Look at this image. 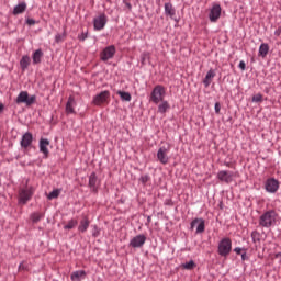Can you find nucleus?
I'll return each instance as SVG.
<instances>
[{"instance_id": "nucleus-1", "label": "nucleus", "mask_w": 281, "mask_h": 281, "mask_svg": "<svg viewBox=\"0 0 281 281\" xmlns=\"http://www.w3.org/2000/svg\"><path fill=\"white\" fill-rule=\"evenodd\" d=\"M276 223H278V212H276V210L266 211L259 217L260 227H265L266 229L274 227Z\"/></svg>"}, {"instance_id": "nucleus-2", "label": "nucleus", "mask_w": 281, "mask_h": 281, "mask_svg": "<svg viewBox=\"0 0 281 281\" xmlns=\"http://www.w3.org/2000/svg\"><path fill=\"white\" fill-rule=\"evenodd\" d=\"M217 254L222 258H227L232 254V239L229 237H224L218 241Z\"/></svg>"}, {"instance_id": "nucleus-3", "label": "nucleus", "mask_w": 281, "mask_h": 281, "mask_svg": "<svg viewBox=\"0 0 281 281\" xmlns=\"http://www.w3.org/2000/svg\"><path fill=\"white\" fill-rule=\"evenodd\" d=\"M166 98V88L161 85H157L150 94V100L154 104H159V102H164Z\"/></svg>"}, {"instance_id": "nucleus-4", "label": "nucleus", "mask_w": 281, "mask_h": 281, "mask_svg": "<svg viewBox=\"0 0 281 281\" xmlns=\"http://www.w3.org/2000/svg\"><path fill=\"white\" fill-rule=\"evenodd\" d=\"M34 196V187H25L19 191V203L25 205Z\"/></svg>"}, {"instance_id": "nucleus-5", "label": "nucleus", "mask_w": 281, "mask_h": 281, "mask_svg": "<svg viewBox=\"0 0 281 281\" xmlns=\"http://www.w3.org/2000/svg\"><path fill=\"white\" fill-rule=\"evenodd\" d=\"M16 104H26V106H32L36 102V95H31L27 91H21L15 100Z\"/></svg>"}, {"instance_id": "nucleus-6", "label": "nucleus", "mask_w": 281, "mask_h": 281, "mask_svg": "<svg viewBox=\"0 0 281 281\" xmlns=\"http://www.w3.org/2000/svg\"><path fill=\"white\" fill-rule=\"evenodd\" d=\"M265 190L269 194H276L280 190V181L276 178H268L265 182Z\"/></svg>"}, {"instance_id": "nucleus-7", "label": "nucleus", "mask_w": 281, "mask_h": 281, "mask_svg": "<svg viewBox=\"0 0 281 281\" xmlns=\"http://www.w3.org/2000/svg\"><path fill=\"white\" fill-rule=\"evenodd\" d=\"M109 98H111V92H109V90H104L93 97L92 104L94 106H102V104H104L109 100Z\"/></svg>"}, {"instance_id": "nucleus-8", "label": "nucleus", "mask_w": 281, "mask_h": 281, "mask_svg": "<svg viewBox=\"0 0 281 281\" xmlns=\"http://www.w3.org/2000/svg\"><path fill=\"white\" fill-rule=\"evenodd\" d=\"M106 23H109V19L104 13H101L99 16L93 19V27L97 32L104 30V27H106Z\"/></svg>"}, {"instance_id": "nucleus-9", "label": "nucleus", "mask_w": 281, "mask_h": 281, "mask_svg": "<svg viewBox=\"0 0 281 281\" xmlns=\"http://www.w3.org/2000/svg\"><path fill=\"white\" fill-rule=\"evenodd\" d=\"M221 4L215 3L212 5V8L209 11V20L211 21V23H216V21L221 19Z\"/></svg>"}, {"instance_id": "nucleus-10", "label": "nucleus", "mask_w": 281, "mask_h": 281, "mask_svg": "<svg viewBox=\"0 0 281 281\" xmlns=\"http://www.w3.org/2000/svg\"><path fill=\"white\" fill-rule=\"evenodd\" d=\"M115 52L116 49L114 45L106 46L100 54L101 60H103V63H106V60H111V58L115 56Z\"/></svg>"}, {"instance_id": "nucleus-11", "label": "nucleus", "mask_w": 281, "mask_h": 281, "mask_svg": "<svg viewBox=\"0 0 281 281\" xmlns=\"http://www.w3.org/2000/svg\"><path fill=\"white\" fill-rule=\"evenodd\" d=\"M146 244V235L140 234L136 235L130 240V247H133L134 249H139V247H144Z\"/></svg>"}, {"instance_id": "nucleus-12", "label": "nucleus", "mask_w": 281, "mask_h": 281, "mask_svg": "<svg viewBox=\"0 0 281 281\" xmlns=\"http://www.w3.org/2000/svg\"><path fill=\"white\" fill-rule=\"evenodd\" d=\"M218 181L222 183H232L234 181V172L228 170H221L217 172Z\"/></svg>"}, {"instance_id": "nucleus-13", "label": "nucleus", "mask_w": 281, "mask_h": 281, "mask_svg": "<svg viewBox=\"0 0 281 281\" xmlns=\"http://www.w3.org/2000/svg\"><path fill=\"white\" fill-rule=\"evenodd\" d=\"M88 188H90L91 192H98V188H100V180L95 172H92L89 176Z\"/></svg>"}, {"instance_id": "nucleus-14", "label": "nucleus", "mask_w": 281, "mask_h": 281, "mask_svg": "<svg viewBox=\"0 0 281 281\" xmlns=\"http://www.w3.org/2000/svg\"><path fill=\"white\" fill-rule=\"evenodd\" d=\"M194 227H196V231H195L196 234H203V232H205V220H203L201 217L194 218L191 222V229H194Z\"/></svg>"}, {"instance_id": "nucleus-15", "label": "nucleus", "mask_w": 281, "mask_h": 281, "mask_svg": "<svg viewBox=\"0 0 281 281\" xmlns=\"http://www.w3.org/2000/svg\"><path fill=\"white\" fill-rule=\"evenodd\" d=\"M32 142H34V137L32 136V133L26 132L22 135V138L20 140L21 148L27 149L30 146H32Z\"/></svg>"}, {"instance_id": "nucleus-16", "label": "nucleus", "mask_w": 281, "mask_h": 281, "mask_svg": "<svg viewBox=\"0 0 281 281\" xmlns=\"http://www.w3.org/2000/svg\"><path fill=\"white\" fill-rule=\"evenodd\" d=\"M38 146H40V153L43 154V158L44 159H47V157H49V139L47 138H41L40 139V143H38Z\"/></svg>"}, {"instance_id": "nucleus-17", "label": "nucleus", "mask_w": 281, "mask_h": 281, "mask_svg": "<svg viewBox=\"0 0 281 281\" xmlns=\"http://www.w3.org/2000/svg\"><path fill=\"white\" fill-rule=\"evenodd\" d=\"M157 159L160 161V164L166 166V164L170 161V157H168V148L160 147L157 151Z\"/></svg>"}, {"instance_id": "nucleus-18", "label": "nucleus", "mask_w": 281, "mask_h": 281, "mask_svg": "<svg viewBox=\"0 0 281 281\" xmlns=\"http://www.w3.org/2000/svg\"><path fill=\"white\" fill-rule=\"evenodd\" d=\"M75 106H76V99L72 95H70L66 103L67 115H74L76 113V110L74 109Z\"/></svg>"}, {"instance_id": "nucleus-19", "label": "nucleus", "mask_w": 281, "mask_h": 281, "mask_svg": "<svg viewBox=\"0 0 281 281\" xmlns=\"http://www.w3.org/2000/svg\"><path fill=\"white\" fill-rule=\"evenodd\" d=\"M43 49L38 48L35 52H33L32 54V61L33 65H41L42 60H43Z\"/></svg>"}, {"instance_id": "nucleus-20", "label": "nucleus", "mask_w": 281, "mask_h": 281, "mask_svg": "<svg viewBox=\"0 0 281 281\" xmlns=\"http://www.w3.org/2000/svg\"><path fill=\"white\" fill-rule=\"evenodd\" d=\"M85 278H87V271L85 270H76L70 274L71 281H80L85 280Z\"/></svg>"}, {"instance_id": "nucleus-21", "label": "nucleus", "mask_w": 281, "mask_h": 281, "mask_svg": "<svg viewBox=\"0 0 281 281\" xmlns=\"http://www.w3.org/2000/svg\"><path fill=\"white\" fill-rule=\"evenodd\" d=\"M216 77V72L214 71V69H210L207 72H206V76L203 80V85L204 87H210V85H212V80H214V78Z\"/></svg>"}, {"instance_id": "nucleus-22", "label": "nucleus", "mask_w": 281, "mask_h": 281, "mask_svg": "<svg viewBox=\"0 0 281 281\" xmlns=\"http://www.w3.org/2000/svg\"><path fill=\"white\" fill-rule=\"evenodd\" d=\"M25 10H27V4L25 2H21L13 8V14L14 15L23 14V12H25Z\"/></svg>"}, {"instance_id": "nucleus-23", "label": "nucleus", "mask_w": 281, "mask_h": 281, "mask_svg": "<svg viewBox=\"0 0 281 281\" xmlns=\"http://www.w3.org/2000/svg\"><path fill=\"white\" fill-rule=\"evenodd\" d=\"M30 63H31L30 56H27V55L22 56V58L20 60V67H21L22 71H25L27 69V67H30Z\"/></svg>"}, {"instance_id": "nucleus-24", "label": "nucleus", "mask_w": 281, "mask_h": 281, "mask_svg": "<svg viewBox=\"0 0 281 281\" xmlns=\"http://www.w3.org/2000/svg\"><path fill=\"white\" fill-rule=\"evenodd\" d=\"M161 103L158 105V113H167V111L170 109V103L168 101L162 100Z\"/></svg>"}, {"instance_id": "nucleus-25", "label": "nucleus", "mask_w": 281, "mask_h": 281, "mask_svg": "<svg viewBox=\"0 0 281 281\" xmlns=\"http://www.w3.org/2000/svg\"><path fill=\"white\" fill-rule=\"evenodd\" d=\"M165 14H167V16H175L176 11L175 8L172 7V3L167 2L165 3Z\"/></svg>"}, {"instance_id": "nucleus-26", "label": "nucleus", "mask_w": 281, "mask_h": 281, "mask_svg": "<svg viewBox=\"0 0 281 281\" xmlns=\"http://www.w3.org/2000/svg\"><path fill=\"white\" fill-rule=\"evenodd\" d=\"M267 54H269V44L262 43L259 46V55L262 56V58H266Z\"/></svg>"}, {"instance_id": "nucleus-27", "label": "nucleus", "mask_w": 281, "mask_h": 281, "mask_svg": "<svg viewBox=\"0 0 281 281\" xmlns=\"http://www.w3.org/2000/svg\"><path fill=\"white\" fill-rule=\"evenodd\" d=\"M89 229V218H85L80 222L78 231L85 234Z\"/></svg>"}, {"instance_id": "nucleus-28", "label": "nucleus", "mask_w": 281, "mask_h": 281, "mask_svg": "<svg viewBox=\"0 0 281 281\" xmlns=\"http://www.w3.org/2000/svg\"><path fill=\"white\" fill-rule=\"evenodd\" d=\"M117 95H120V98H121V100H123V102H131V100H132V97L128 92L119 90Z\"/></svg>"}, {"instance_id": "nucleus-29", "label": "nucleus", "mask_w": 281, "mask_h": 281, "mask_svg": "<svg viewBox=\"0 0 281 281\" xmlns=\"http://www.w3.org/2000/svg\"><path fill=\"white\" fill-rule=\"evenodd\" d=\"M44 217H45V214L43 213L34 212L31 214L32 223H38V221H41V218H44Z\"/></svg>"}, {"instance_id": "nucleus-30", "label": "nucleus", "mask_w": 281, "mask_h": 281, "mask_svg": "<svg viewBox=\"0 0 281 281\" xmlns=\"http://www.w3.org/2000/svg\"><path fill=\"white\" fill-rule=\"evenodd\" d=\"M194 267H196V263L194 262V260H190L186 263H182V269H186L187 271H192Z\"/></svg>"}, {"instance_id": "nucleus-31", "label": "nucleus", "mask_w": 281, "mask_h": 281, "mask_svg": "<svg viewBox=\"0 0 281 281\" xmlns=\"http://www.w3.org/2000/svg\"><path fill=\"white\" fill-rule=\"evenodd\" d=\"M60 192H61L60 189H55V190H53L50 193H48L47 199H48L49 201H52V199H58V196H60Z\"/></svg>"}, {"instance_id": "nucleus-32", "label": "nucleus", "mask_w": 281, "mask_h": 281, "mask_svg": "<svg viewBox=\"0 0 281 281\" xmlns=\"http://www.w3.org/2000/svg\"><path fill=\"white\" fill-rule=\"evenodd\" d=\"M146 60H150V53L148 52L140 54V65H146Z\"/></svg>"}, {"instance_id": "nucleus-33", "label": "nucleus", "mask_w": 281, "mask_h": 281, "mask_svg": "<svg viewBox=\"0 0 281 281\" xmlns=\"http://www.w3.org/2000/svg\"><path fill=\"white\" fill-rule=\"evenodd\" d=\"M76 225H78V221L77 220H70L67 225L64 226V229H74V227H76Z\"/></svg>"}, {"instance_id": "nucleus-34", "label": "nucleus", "mask_w": 281, "mask_h": 281, "mask_svg": "<svg viewBox=\"0 0 281 281\" xmlns=\"http://www.w3.org/2000/svg\"><path fill=\"white\" fill-rule=\"evenodd\" d=\"M88 36H89L88 32H82L81 34L78 35V41H81V42L87 41Z\"/></svg>"}, {"instance_id": "nucleus-35", "label": "nucleus", "mask_w": 281, "mask_h": 281, "mask_svg": "<svg viewBox=\"0 0 281 281\" xmlns=\"http://www.w3.org/2000/svg\"><path fill=\"white\" fill-rule=\"evenodd\" d=\"M149 180H150V177L148 175L142 176L139 178L140 183H143L144 186H146V183H148Z\"/></svg>"}, {"instance_id": "nucleus-36", "label": "nucleus", "mask_w": 281, "mask_h": 281, "mask_svg": "<svg viewBox=\"0 0 281 281\" xmlns=\"http://www.w3.org/2000/svg\"><path fill=\"white\" fill-rule=\"evenodd\" d=\"M64 38H65V35H61L60 33H57L55 35V43H63Z\"/></svg>"}, {"instance_id": "nucleus-37", "label": "nucleus", "mask_w": 281, "mask_h": 281, "mask_svg": "<svg viewBox=\"0 0 281 281\" xmlns=\"http://www.w3.org/2000/svg\"><path fill=\"white\" fill-rule=\"evenodd\" d=\"M252 102H262V94L257 93L252 97Z\"/></svg>"}, {"instance_id": "nucleus-38", "label": "nucleus", "mask_w": 281, "mask_h": 281, "mask_svg": "<svg viewBox=\"0 0 281 281\" xmlns=\"http://www.w3.org/2000/svg\"><path fill=\"white\" fill-rule=\"evenodd\" d=\"M18 269L19 271H27V265L25 262H21Z\"/></svg>"}, {"instance_id": "nucleus-39", "label": "nucleus", "mask_w": 281, "mask_h": 281, "mask_svg": "<svg viewBox=\"0 0 281 281\" xmlns=\"http://www.w3.org/2000/svg\"><path fill=\"white\" fill-rule=\"evenodd\" d=\"M238 67L241 69V71H245V69H247V64H245L244 60L239 61Z\"/></svg>"}, {"instance_id": "nucleus-40", "label": "nucleus", "mask_w": 281, "mask_h": 281, "mask_svg": "<svg viewBox=\"0 0 281 281\" xmlns=\"http://www.w3.org/2000/svg\"><path fill=\"white\" fill-rule=\"evenodd\" d=\"M26 23H27V25H36V20L29 19V20H26Z\"/></svg>"}, {"instance_id": "nucleus-41", "label": "nucleus", "mask_w": 281, "mask_h": 281, "mask_svg": "<svg viewBox=\"0 0 281 281\" xmlns=\"http://www.w3.org/2000/svg\"><path fill=\"white\" fill-rule=\"evenodd\" d=\"M123 3L126 5L128 10H133V5L131 4V2L124 0Z\"/></svg>"}, {"instance_id": "nucleus-42", "label": "nucleus", "mask_w": 281, "mask_h": 281, "mask_svg": "<svg viewBox=\"0 0 281 281\" xmlns=\"http://www.w3.org/2000/svg\"><path fill=\"white\" fill-rule=\"evenodd\" d=\"M256 236H259L258 232L257 231H254L251 233V238H252V241L256 243Z\"/></svg>"}, {"instance_id": "nucleus-43", "label": "nucleus", "mask_w": 281, "mask_h": 281, "mask_svg": "<svg viewBox=\"0 0 281 281\" xmlns=\"http://www.w3.org/2000/svg\"><path fill=\"white\" fill-rule=\"evenodd\" d=\"M94 229H98V226H94ZM92 236L94 238H98V236H100V231H97V232L92 233Z\"/></svg>"}, {"instance_id": "nucleus-44", "label": "nucleus", "mask_w": 281, "mask_h": 281, "mask_svg": "<svg viewBox=\"0 0 281 281\" xmlns=\"http://www.w3.org/2000/svg\"><path fill=\"white\" fill-rule=\"evenodd\" d=\"M215 113H221V104L215 103Z\"/></svg>"}, {"instance_id": "nucleus-45", "label": "nucleus", "mask_w": 281, "mask_h": 281, "mask_svg": "<svg viewBox=\"0 0 281 281\" xmlns=\"http://www.w3.org/2000/svg\"><path fill=\"white\" fill-rule=\"evenodd\" d=\"M234 251H235V254L240 255V252L243 251V248L236 247V248L234 249Z\"/></svg>"}, {"instance_id": "nucleus-46", "label": "nucleus", "mask_w": 281, "mask_h": 281, "mask_svg": "<svg viewBox=\"0 0 281 281\" xmlns=\"http://www.w3.org/2000/svg\"><path fill=\"white\" fill-rule=\"evenodd\" d=\"M3 109H5V105H3V103H0V113H3Z\"/></svg>"}, {"instance_id": "nucleus-47", "label": "nucleus", "mask_w": 281, "mask_h": 281, "mask_svg": "<svg viewBox=\"0 0 281 281\" xmlns=\"http://www.w3.org/2000/svg\"><path fill=\"white\" fill-rule=\"evenodd\" d=\"M241 260H247V252L241 254Z\"/></svg>"}, {"instance_id": "nucleus-48", "label": "nucleus", "mask_w": 281, "mask_h": 281, "mask_svg": "<svg viewBox=\"0 0 281 281\" xmlns=\"http://www.w3.org/2000/svg\"><path fill=\"white\" fill-rule=\"evenodd\" d=\"M280 33H281V30L279 29V30H277V31L274 32V35H276V36H280Z\"/></svg>"}, {"instance_id": "nucleus-49", "label": "nucleus", "mask_w": 281, "mask_h": 281, "mask_svg": "<svg viewBox=\"0 0 281 281\" xmlns=\"http://www.w3.org/2000/svg\"><path fill=\"white\" fill-rule=\"evenodd\" d=\"M280 256H281V252H278V254L276 255V258H280Z\"/></svg>"}, {"instance_id": "nucleus-50", "label": "nucleus", "mask_w": 281, "mask_h": 281, "mask_svg": "<svg viewBox=\"0 0 281 281\" xmlns=\"http://www.w3.org/2000/svg\"><path fill=\"white\" fill-rule=\"evenodd\" d=\"M0 187H1V180H0Z\"/></svg>"}]
</instances>
